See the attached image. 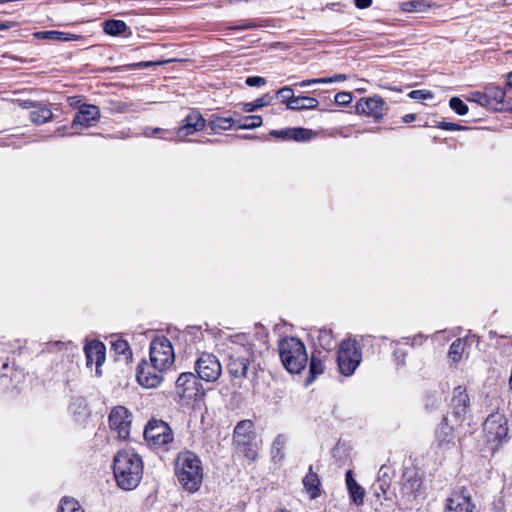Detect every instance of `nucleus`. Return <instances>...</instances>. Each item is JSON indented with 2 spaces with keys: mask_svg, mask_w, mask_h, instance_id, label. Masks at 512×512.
I'll list each match as a JSON object with an SVG mask.
<instances>
[{
  "mask_svg": "<svg viewBox=\"0 0 512 512\" xmlns=\"http://www.w3.org/2000/svg\"><path fill=\"white\" fill-rule=\"evenodd\" d=\"M143 461L133 450L119 451L113 460L117 486L125 491L135 489L143 477Z\"/></svg>",
  "mask_w": 512,
  "mask_h": 512,
  "instance_id": "f257e3e1",
  "label": "nucleus"
},
{
  "mask_svg": "<svg viewBox=\"0 0 512 512\" xmlns=\"http://www.w3.org/2000/svg\"><path fill=\"white\" fill-rule=\"evenodd\" d=\"M175 475L184 490L196 492L203 480L201 460L190 451L179 453L175 460Z\"/></svg>",
  "mask_w": 512,
  "mask_h": 512,
  "instance_id": "f03ea898",
  "label": "nucleus"
},
{
  "mask_svg": "<svg viewBox=\"0 0 512 512\" xmlns=\"http://www.w3.org/2000/svg\"><path fill=\"white\" fill-rule=\"evenodd\" d=\"M254 361L255 352L252 344L233 342L227 351V372L232 378H246L248 369Z\"/></svg>",
  "mask_w": 512,
  "mask_h": 512,
  "instance_id": "7ed1b4c3",
  "label": "nucleus"
},
{
  "mask_svg": "<svg viewBox=\"0 0 512 512\" xmlns=\"http://www.w3.org/2000/svg\"><path fill=\"white\" fill-rule=\"evenodd\" d=\"M279 355L290 373H300L308 361L305 345L295 337H287L279 342Z\"/></svg>",
  "mask_w": 512,
  "mask_h": 512,
  "instance_id": "20e7f679",
  "label": "nucleus"
},
{
  "mask_svg": "<svg viewBox=\"0 0 512 512\" xmlns=\"http://www.w3.org/2000/svg\"><path fill=\"white\" fill-rule=\"evenodd\" d=\"M256 438L253 422L249 419L239 421L233 432V445L236 452L250 461H255L258 456Z\"/></svg>",
  "mask_w": 512,
  "mask_h": 512,
  "instance_id": "39448f33",
  "label": "nucleus"
},
{
  "mask_svg": "<svg viewBox=\"0 0 512 512\" xmlns=\"http://www.w3.org/2000/svg\"><path fill=\"white\" fill-rule=\"evenodd\" d=\"M483 431L487 447L494 453L508 439L506 417L499 412L491 413L483 423Z\"/></svg>",
  "mask_w": 512,
  "mask_h": 512,
  "instance_id": "423d86ee",
  "label": "nucleus"
},
{
  "mask_svg": "<svg viewBox=\"0 0 512 512\" xmlns=\"http://www.w3.org/2000/svg\"><path fill=\"white\" fill-rule=\"evenodd\" d=\"M361 360L362 354L355 339H346L340 343L337 351V364L342 375L351 376Z\"/></svg>",
  "mask_w": 512,
  "mask_h": 512,
  "instance_id": "0eeeda50",
  "label": "nucleus"
},
{
  "mask_svg": "<svg viewBox=\"0 0 512 512\" xmlns=\"http://www.w3.org/2000/svg\"><path fill=\"white\" fill-rule=\"evenodd\" d=\"M175 355L171 342L166 337H156L150 344V362L160 367L169 369L174 363Z\"/></svg>",
  "mask_w": 512,
  "mask_h": 512,
  "instance_id": "6e6552de",
  "label": "nucleus"
},
{
  "mask_svg": "<svg viewBox=\"0 0 512 512\" xmlns=\"http://www.w3.org/2000/svg\"><path fill=\"white\" fill-rule=\"evenodd\" d=\"M144 438L150 445L161 447L172 442L173 432L163 420L152 419L145 427Z\"/></svg>",
  "mask_w": 512,
  "mask_h": 512,
  "instance_id": "1a4fd4ad",
  "label": "nucleus"
},
{
  "mask_svg": "<svg viewBox=\"0 0 512 512\" xmlns=\"http://www.w3.org/2000/svg\"><path fill=\"white\" fill-rule=\"evenodd\" d=\"M195 371L199 379L215 382L221 376L222 366L215 355L203 352L195 362Z\"/></svg>",
  "mask_w": 512,
  "mask_h": 512,
  "instance_id": "9d476101",
  "label": "nucleus"
},
{
  "mask_svg": "<svg viewBox=\"0 0 512 512\" xmlns=\"http://www.w3.org/2000/svg\"><path fill=\"white\" fill-rule=\"evenodd\" d=\"M198 379L192 372L181 373L176 380L177 394L186 400L197 399L203 395L202 385Z\"/></svg>",
  "mask_w": 512,
  "mask_h": 512,
  "instance_id": "9b49d317",
  "label": "nucleus"
},
{
  "mask_svg": "<svg viewBox=\"0 0 512 512\" xmlns=\"http://www.w3.org/2000/svg\"><path fill=\"white\" fill-rule=\"evenodd\" d=\"M110 429L115 431L120 439H127L131 428V413L124 406L114 407L109 414Z\"/></svg>",
  "mask_w": 512,
  "mask_h": 512,
  "instance_id": "f8f14e48",
  "label": "nucleus"
},
{
  "mask_svg": "<svg viewBox=\"0 0 512 512\" xmlns=\"http://www.w3.org/2000/svg\"><path fill=\"white\" fill-rule=\"evenodd\" d=\"M167 369H160L157 365L151 362L139 364L137 369V381L146 388H155L163 381V375Z\"/></svg>",
  "mask_w": 512,
  "mask_h": 512,
  "instance_id": "ddd939ff",
  "label": "nucleus"
},
{
  "mask_svg": "<svg viewBox=\"0 0 512 512\" xmlns=\"http://www.w3.org/2000/svg\"><path fill=\"white\" fill-rule=\"evenodd\" d=\"M452 417L457 424H461L467 416L470 406V399L463 386H457L453 390L451 399Z\"/></svg>",
  "mask_w": 512,
  "mask_h": 512,
  "instance_id": "4468645a",
  "label": "nucleus"
},
{
  "mask_svg": "<svg viewBox=\"0 0 512 512\" xmlns=\"http://www.w3.org/2000/svg\"><path fill=\"white\" fill-rule=\"evenodd\" d=\"M434 445L437 451H447L455 446L454 427L449 424L447 416H444L435 430Z\"/></svg>",
  "mask_w": 512,
  "mask_h": 512,
  "instance_id": "2eb2a0df",
  "label": "nucleus"
},
{
  "mask_svg": "<svg viewBox=\"0 0 512 512\" xmlns=\"http://www.w3.org/2000/svg\"><path fill=\"white\" fill-rule=\"evenodd\" d=\"M385 102L380 96H373L360 99L356 104V111L359 114L372 116L380 119L384 115Z\"/></svg>",
  "mask_w": 512,
  "mask_h": 512,
  "instance_id": "dca6fc26",
  "label": "nucleus"
},
{
  "mask_svg": "<svg viewBox=\"0 0 512 512\" xmlns=\"http://www.w3.org/2000/svg\"><path fill=\"white\" fill-rule=\"evenodd\" d=\"M84 352L86 355L87 367L95 365L96 374L101 375L100 367L105 361L106 347L100 341H92L85 345Z\"/></svg>",
  "mask_w": 512,
  "mask_h": 512,
  "instance_id": "f3484780",
  "label": "nucleus"
},
{
  "mask_svg": "<svg viewBox=\"0 0 512 512\" xmlns=\"http://www.w3.org/2000/svg\"><path fill=\"white\" fill-rule=\"evenodd\" d=\"M206 121L197 110H191L182 121V125L177 129V137L183 140L197 131H201L205 127Z\"/></svg>",
  "mask_w": 512,
  "mask_h": 512,
  "instance_id": "a211bd4d",
  "label": "nucleus"
},
{
  "mask_svg": "<svg viewBox=\"0 0 512 512\" xmlns=\"http://www.w3.org/2000/svg\"><path fill=\"white\" fill-rule=\"evenodd\" d=\"M100 118V110L95 105L83 104L80 106L78 112L75 114V117L72 121V127L76 128L78 126L81 127H91L93 126Z\"/></svg>",
  "mask_w": 512,
  "mask_h": 512,
  "instance_id": "6ab92c4d",
  "label": "nucleus"
},
{
  "mask_svg": "<svg viewBox=\"0 0 512 512\" xmlns=\"http://www.w3.org/2000/svg\"><path fill=\"white\" fill-rule=\"evenodd\" d=\"M419 486L420 484L418 480H408L407 482L403 483L398 499V504L402 507V509L411 510L414 508L415 502L419 495Z\"/></svg>",
  "mask_w": 512,
  "mask_h": 512,
  "instance_id": "aec40b11",
  "label": "nucleus"
},
{
  "mask_svg": "<svg viewBox=\"0 0 512 512\" xmlns=\"http://www.w3.org/2000/svg\"><path fill=\"white\" fill-rule=\"evenodd\" d=\"M474 507L470 496L455 493L447 499L445 512H473Z\"/></svg>",
  "mask_w": 512,
  "mask_h": 512,
  "instance_id": "412c9836",
  "label": "nucleus"
},
{
  "mask_svg": "<svg viewBox=\"0 0 512 512\" xmlns=\"http://www.w3.org/2000/svg\"><path fill=\"white\" fill-rule=\"evenodd\" d=\"M346 485L349 490L352 501L356 505L363 504L364 501V489L358 485L356 480L353 478V473L351 470L346 472Z\"/></svg>",
  "mask_w": 512,
  "mask_h": 512,
  "instance_id": "4be33fe9",
  "label": "nucleus"
},
{
  "mask_svg": "<svg viewBox=\"0 0 512 512\" xmlns=\"http://www.w3.org/2000/svg\"><path fill=\"white\" fill-rule=\"evenodd\" d=\"M303 485L304 488L310 493L312 499L320 496V480L318 475L313 472L312 465L309 466V471L303 478Z\"/></svg>",
  "mask_w": 512,
  "mask_h": 512,
  "instance_id": "5701e85b",
  "label": "nucleus"
},
{
  "mask_svg": "<svg viewBox=\"0 0 512 512\" xmlns=\"http://www.w3.org/2000/svg\"><path fill=\"white\" fill-rule=\"evenodd\" d=\"M35 36L40 39H49V40H56V41H61V42L74 41L79 38L78 35L62 32V31H56V30L37 32V33H35Z\"/></svg>",
  "mask_w": 512,
  "mask_h": 512,
  "instance_id": "b1692460",
  "label": "nucleus"
},
{
  "mask_svg": "<svg viewBox=\"0 0 512 512\" xmlns=\"http://www.w3.org/2000/svg\"><path fill=\"white\" fill-rule=\"evenodd\" d=\"M103 30L108 35L120 36L124 35L129 30V27L122 20L110 19L103 23Z\"/></svg>",
  "mask_w": 512,
  "mask_h": 512,
  "instance_id": "393cba45",
  "label": "nucleus"
},
{
  "mask_svg": "<svg viewBox=\"0 0 512 512\" xmlns=\"http://www.w3.org/2000/svg\"><path fill=\"white\" fill-rule=\"evenodd\" d=\"M287 436L284 434H278L273 440L271 446V457L274 461H282L285 458L284 448L287 443Z\"/></svg>",
  "mask_w": 512,
  "mask_h": 512,
  "instance_id": "a878e982",
  "label": "nucleus"
},
{
  "mask_svg": "<svg viewBox=\"0 0 512 512\" xmlns=\"http://www.w3.org/2000/svg\"><path fill=\"white\" fill-rule=\"evenodd\" d=\"M291 103L290 110H313L319 105L316 98L309 96H295Z\"/></svg>",
  "mask_w": 512,
  "mask_h": 512,
  "instance_id": "bb28decb",
  "label": "nucleus"
},
{
  "mask_svg": "<svg viewBox=\"0 0 512 512\" xmlns=\"http://www.w3.org/2000/svg\"><path fill=\"white\" fill-rule=\"evenodd\" d=\"M52 116V111L46 105H39L30 112L31 121L37 125L50 121Z\"/></svg>",
  "mask_w": 512,
  "mask_h": 512,
  "instance_id": "cd10ccee",
  "label": "nucleus"
},
{
  "mask_svg": "<svg viewBox=\"0 0 512 512\" xmlns=\"http://www.w3.org/2000/svg\"><path fill=\"white\" fill-rule=\"evenodd\" d=\"M488 106L499 105L504 102L506 92L497 86H488L485 88Z\"/></svg>",
  "mask_w": 512,
  "mask_h": 512,
  "instance_id": "c85d7f7f",
  "label": "nucleus"
},
{
  "mask_svg": "<svg viewBox=\"0 0 512 512\" xmlns=\"http://www.w3.org/2000/svg\"><path fill=\"white\" fill-rule=\"evenodd\" d=\"M316 332V340L318 345L326 351L330 350L334 343L332 331L330 329L323 328L317 330Z\"/></svg>",
  "mask_w": 512,
  "mask_h": 512,
  "instance_id": "c756f323",
  "label": "nucleus"
},
{
  "mask_svg": "<svg viewBox=\"0 0 512 512\" xmlns=\"http://www.w3.org/2000/svg\"><path fill=\"white\" fill-rule=\"evenodd\" d=\"M274 100V96L269 93L264 94L260 98H257L253 102L244 103L243 111L245 112H253L259 108L269 105Z\"/></svg>",
  "mask_w": 512,
  "mask_h": 512,
  "instance_id": "7c9ffc66",
  "label": "nucleus"
},
{
  "mask_svg": "<svg viewBox=\"0 0 512 512\" xmlns=\"http://www.w3.org/2000/svg\"><path fill=\"white\" fill-rule=\"evenodd\" d=\"M237 121H234L230 117H216L209 121L211 130H228L233 126L236 127Z\"/></svg>",
  "mask_w": 512,
  "mask_h": 512,
  "instance_id": "2f4dec72",
  "label": "nucleus"
},
{
  "mask_svg": "<svg viewBox=\"0 0 512 512\" xmlns=\"http://www.w3.org/2000/svg\"><path fill=\"white\" fill-rule=\"evenodd\" d=\"M464 341L461 338L456 339L450 346L448 351V358L453 363H458L461 358L462 354L464 352Z\"/></svg>",
  "mask_w": 512,
  "mask_h": 512,
  "instance_id": "473e14b6",
  "label": "nucleus"
},
{
  "mask_svg": "<svg viewBox=\"0 0 512 512\" xmlns=\"http://www.w3.org/2000/svg\"><path fill=\"white\" fill-rule=\"evenodd\" d=\"M262 117L259 115L243 117L237 121V129H254L262 125Z\"/></svg>",
  "mask_w": 512,
  "mask_h": 512,
  "instance_id": "72a5a7b5",
  "label": "nucleus"
},
{
  "mask_svg": "<svg viewBox=\"0 0 512 512\" xmlns=\"http://www.w3.org/2000/svg\"><path fill=\"white\" fill-rule=\"evenodd\" d=\"M430 7V0H411L403 3V10L407 12H424Z\"/></svg>",
  "mask_w": 512,
  "mask_h": 512,
  "instance_id": "f704fd0d",
  "label": "nucleus"
},
{
  "mask_svg": "<svg viewBox=\"0 0 512 512\" xmlns=\"http://www.w3.org/2000/svg\"><path fill=\"white\" fill-rule=\"evenodd\" d=\"M17 375V370L9 362H3L0 368V384L7 387L9 382Z\"/></svg>",
  "mask_w": 512,
  "mask_h": 512,
  "instance_id": "c9c22d12",
  "label": "nucleus"
},
{
  "mask_svg": "<svg viewBox=\"0 0 512 512\" xmlns=\"http://www.w3.org/2000/svg\"><path fill=\"white\" fill-rule=\"evenodd\" d=\"M58 512H84L78 501L64 497L59 505Z\"/></svg>",
  "mask_w": 512,
  "mask_h": 512,
  "instance_id": "e433bc0d",
  "label": "nucleus"
},
{
  "mask_svg": "<svg viewBox=\"0 0 512 512\" xmlns=\"http://www.w3.org/2000/svg\"><path fill=\"white\" fill-rule=\"evenodd\" d=\"M276 97L280 98L282 104H285L287 109L293 105L291 102L295 99L294 91L290 86H285L276 92Z\"/></svg>",
  "mask_w": 512,
  "mask_h": 512,
  "instance_id": "4c0bfd02",
  "label": "nucleus"
},
{
  "mask_svg": "<svg viewBox=\"0 0 512 512\" xmlns=\"http://www.w3.org/2000/svg\"><path fill=\"white\" fill-rule=\"evenodd\" d=\"M291 140L295 141H307L312 137V130L306 128H291Z\"/></svg>",
  "mask_w": 512,
  "mask_h": 512,
  "instance_id": "58836bf2",
  "label": "nucleus"
},
{
  "mask_svg": "<svg viewBox=\"0 0 512 512\" xmlns=\"http://www.w3.org/2000/svg\"><path fill=\"white\" fill-rule=\"evenodd\" d=\"M309 371H310L309 381H313L318 375L322 374L324 371V365H323L322 361L319 358L312 356L311 360H310Z\"/></svg>",
  "mask_w": 512,
  "mask_h": 512,
  "instance_id": "ea45409f",
  "label": "nucleus"
},
{
  "mask_svg": "<svg viewBox=\"0 0 512 512\" xmlns=\"http://www.w3.org/2000/svg\"><path fill=\"white\" fill-rule=\"evenodd\" d=\"M449 106L452 110H454L458 115H466L468 113V106L458 97H452L449 100Z\"/></svg>",
  "mask_w": 512,
  "mask_h": 512,
  "instance_id": "a19ab883",
  "label": "nucleus"
},
{
  "mask_svg": "<svg viewBox=\"0 0 512 512\" xmlns=\"http://www.w3.org/2000/svg\"><path fill=\"white\" fill-rule=\"evenodd\" d=\"M112 349L119 355L130 354L128 342L122 339L112 342Z\"/></svg>",
  "mask_w": 512,
  "mask_h": 512,
  "instance_id": "79ce46f5",
  "label": "nucleus"
},
{
  "mask_svg": "<svg viewBox=\"0 0 512 512\" xmlns=\"http://www.w3.org/2000/svg\"><path fill=\"white\" fill-rule=\"evenodd\" d=\"M469 101H472V102H475L483 107H486L488 106V100H487V95H486V91L485 92H473L471 94V97L468 98Z\"/></svg>",
  "mask_w": 512,
  "mask_h": 512,
  "instance_id": "37998d69",
  "label": "nucleus"
},
{
  "mask_svg": "<svg viewBox=\"0 0 512 512\" xmlns=\"http://www.w3.org/2000/svg\"><path fill=\"white\" fill-rule=\"evenodd\" d=\"M335 103L346 106L352 101V95L349 92H339L334 97Z\"/></svg>",
  "mask_w": 512,
  "mask_h": 512,
  "instance_id": "c03bdc74",
  "label": "nucleus"
},
{
  "mask_svg": "<svg viewBox=\"0 0 512 512\" xmlns=\"http://www.w3.org/2000/svg\"><path fill=\"white\" fill-rule=\"evenodd\" d=\"M374 490L377 497H380V494L382 493L385 495L386 489L389 487V482L386 479L378 478L377 482L374 483Z\"/></svg>",
  "mask_w": 512,
  "mask_h": 512,
  "instance_id": "a18cd8bd",
  "label": "nucleus"
},
{
  "mask_svg": "<svg viewBox=\"0 0 512 512\" xmlns=\"http://www.w3.org/2000/svg\"><path fill=\"white\" fill-rule=\"evenodd\" d=\"M408 96L411 98V99H417V100H420V99H431L432 98V93L430 91H426V90H413L411 91Z\"/></svg>",
  "mask_w": 512,
  "mask_h": 512,
  "instance_id": "49530a36",
  "label": "nucleus"
},
{
  "mask_svg": "<svg viewBox=\"0 0 512 512\" xmlns=\"http://www.w3.org/2000/svg\"><path fill=\"white\" fill-rule=\"evenodd\" d=\"M245 83L250 87H259L266 84V79L260 76L247 77Z\"/></svg>",
  "mask_w": 512,
  "mask_h": 512,
  "instance_id": "de8ad7c7",
  "label": "nucleus"
},
{
  "mask_svg": "<svg viewBox=\"0 0 512 512\" xmlns=\"http://www.w3.org/2000/svg\"><path fill=\"white\" fill-rule=\"evenodd\" d=\"M291 128L282 129V130H272L270 132V135L276 138H280L283 140H290L291 139Z\"/></svg>",
  "mask_w": 512,
  "mask_h": 512,
  "instance_id": "09e8293b",
  "label": "nucleus"
},
{
  "mask_svg": "<svg viewBox=\"0 0 512 512\" xmlns=\"http://www.w3.org/2000/svg\"><path fill=\"white\" fill-rule=\"evenodd\" d=\"M329 81H330V79L314 78V79L303 80L300 83H298L297 85H299L300 87H306V86H310V85H314V84H327V83H329Z\"/></svg>",
  "mask_w": 512,
  "mask_h": 512,
  "instance_id": "8fccbe9b",
  "label": "nucleus"
},
{
  "mask_svg": "<svg viewBox=\"0 0 512 512\" xmlns=\"http://www.w3.org/2000/svg\"><path fill=\"white\" fill-rule=\"evenodd\" d=\"M437 127L448 131H459L463 129L461 125L451 122H440Z\"/></svg>",
  "mask_w": 512,
  "mask_h": 512,
  "instance_id": "3c124183",
  "label": "nucleus"
},
{
  "mask_svg": "<svg viewBox=\"0 0 512 512\" xmlns=\"http://www.w3.org/2000/svg\"><path fill=\"white\" fill-rule=\"evenodd\" d=\"M393 355H394L395 360L397 361V364H399V365L404 364V358L406 356L405 351H403L401 349H397L394 351Z\"/></svg>",
  "mask_w": 512,
  "mask_h": 512,
  "instance_id": "603ef678",
  "label": "nucleus"
},
{
  "mask_svg": "<svg viewBox=\"0 0 512 512\" xmlns=\"http://www.w3.org/2000/svg\"><path fill=\"white\" fill-rule=\"evenodd\" d=\"M158 133H167V134L171 135L170 132L165 131V130H163L161 128H146V130H145V135L146 136L156 135Z\"/></svg>",
  "mask_w": 512,
  "mask_h": 512,
  "instance_id": "864d4df0",
  "label": "nucleus"
},
{
  "mask_svg": "<svg viewBox=\"0 0 512 512\" xmlns=\"http://www.w3.org/2000/svg\"><path fill=\"white\" fill-rule=\"evenodd\" d=\"M439 402V398H437L435 395H428L426 398V407L427 408H433L436 406V404Z\"/></svg>",
  "mask_w": 512,
  "mask_h": 512,
  "instance_id": "5fc2aeb1",
  "label": "nucleus"
},
{
  "mask_svg": "<svg viewBox=\"0 0 512 512\" xmlns=\"http://www.w3.org/2000/svg\"><path fill=\"white\" fill-rule=\"evenodd\" d=\"M354 4L359 9H365L372 4V0H354Z\"/></svg>",
  "mask_w": 512,
  "mask_h": 512,
  "instance_id": "6e6d98bb",
  "label": "nucleus"
},
{
  "mask_svg": "<svg viewBox=\"0 0 512 512\" xmlns=\"http://www.w3.org/2000/svg\"><path fill=\"white\" fill-rule=\"evenodd\" d=\"M323 79H330L329 83L337 81H345L347 76L345 74H336L333 77H323Z\"/></svg>",
  "mask_w": 512,
  "mask_h": 512,
  "instance_id": "4d7b16f0",
  "label": "nucleus"
},
{
  "mask_svg": "<svg viewBox=\"0 0 512 512\" xmlns=\"http://www.w3.org/2000/svg\"><path fill=\"white\" fill-rule=\"evenodd\" d=\"M15 26L12 21H0V30H7Z\"/></svg>",
  "mask_w": 512,
  "mask_h": 512,
  "instance_id": "13d9d810",
  "label": "nucleus"
},
{
  "mask_svg": "<svg viewBox=\"0 0 512 512\" xmlns=\"http://www.w3.org/2000/svg\"><path fill=\"white\" fill-rule=\"evenodd\" d=\"M416 117L417 116L414 113L406 114L405 116L402 117V121L404 123H410L413 122L416 119Z\"/></svg>",
  "mask_w": 512,
  "mask_h": 512,
  "instance_id": "bf43d9fd",
  "label": "nucleus"
},
{
  "mask_svg": "<svg viewBox=\"0 0 512 512\" xmlns=\"http://www.w3.org/2000/svg\"><path fill=\"white\" fill-rule=\"evenodd\" d=\"M387 476H388L387 467L383 465L379 469V478L385 479Z\"/></svg>",
  "mask_w": 512,
  "mask_h": 512,
  "instance_id": "052dcab7",
  "label": "nucleus"
},
{
  "mask_svg": "<svg viewBox=\"0 0 512 512\" xmlns=\"http://www.w3.org/2000/svg\"><path fill=\"white\" fill-rule=\"evenodd\" d=\"M255 25L252 23V22H247L239 27H236L237 29H250L252 27H254Z\"/></svg>",
  "mask_w": 512,
  "mask_h": 512,
  "instance_id": "680f3d73",
  "label": "nucleus"
},
{
  "mask_svg": "<svg viewBox=\"0 0 512 512\" xmlns=\"http://www.w3.org/2000/svg\"><path fill=\"white\" fill-rule=\"evenodd\" d=\"M158 63L156 62H152V61H148V62H141L138 64L139 67H150V66H153V65H157Z\"/></svg>",
  "mask_w": 512,
  "mask_h": 512,
  "instance_id": "e2e57ef3",
  "label": "nucleus"
},
{
  "mask_svg": "<svg viewBox=\"0 0 512 512\" xmlns=\"http://www.w3.org/2000/svg\"><path fill=\"white\" fill-rule=\"evenodd\" d=\"M507 86L512 88V71L507 75Z\"/></svg>",
  "mask_w": 512,
  "mask_h": 512,
  "instance_id": "0e129e2a",
  "label": "nucleus"
},
{
  "mask_svg": "<svg viewBox=\"0 0 512 512\" xmlns=\"http://www.w3.org/2000/svg\"><path fill=\"white\" fill-rule=\"evenodd\" d=\"M274 512H290V511L285 508H278Z\"/></svg>",
  "mask_w": 512,
  "mask_h": 512,
  "instance_id": "69168bd1",
  "label": "nucleus"
},
{
  "mask_svg": "<svg viewBox=\"0 0 512 512\" xmlns=\"http://www.w3.org/2000/svg\"><path fill=\"white\" fill-rule=\"evenodd\" d=\"M242 138H244V139H249V138H251V136H249V135H244Z\"/></svg>",
  "mask_w": 512,
  "mask_h": 512,
  "instance_id": "338daca9",
  "label": "nucleus"
},
{
  "mask_svg": "<svg viewBox=\"0 0 512 512\" xmlns=\"http://www.w3.org/2000/svg\"><path fill=\"white\" fill-rule=\"evenodd\" d=\"M164 139H172L170 136H164Z\"/></svg>",
  "mask_w": 512,
  "mask_h": 512,
  "instance_id": "774afa93",
  "label": "nucleus"
}]
</instances>
